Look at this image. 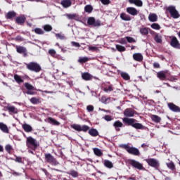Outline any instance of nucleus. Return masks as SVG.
<instances>
[{"instance_id": "obj_31", "label": "nucleus", "mask_w": 180, "mask_h": 180, "mask_svg": "<svg viewBox=\"0 0 180 180\" xmlns=\"http://www.w3.org/2000/svg\"><path fill=\"white\" fill-rule=\"evenodd\" d=\"M71 0H63L61 1V5L64 8H69V6H71Z\"/></svg>"}, {"instance_id": "obj_3", "label": "nucleus", "mask_w": 180, "mask_h": 180, "mask_svg": "<svg viewBox=\"0 0 180 180\" xmlns=\"http://www.w3.org/2000/svg\"><path fill=\"white\" fill-rule=\"evenodd\" d=\"M26 144L27 147H28V148H31V150H36L39 146V142L32 136L27 138Z\"/></svg>"}, {"instance_id": "obj_44", "label": "nucleus", "mask_w": 180, "mask_h": 180, "mask_svg": "<svg viewBox=\"0 0 180 180\" xmlns=\"http://www.w3.org/2000/svg\"><path fill=\"white\" fill-rule=\"evenodd\" d=\"M72 128L77 131H81V125L79 124H74L72 125Z\"/></svg>"}, {"instance_id": "obj_37", "label": "nucleus", "mask_w": 180, "mask_h": 180, "mask_svg": "<svg viewBox=\"0 0 180 180\" xmlns=\"http://www.w3.org/2000/svg\"><path fill=\"white\" fill-rule=\"evenodd\" d=\"M84 11L87 13H91L92 11H94V7H92V6H91V5H86L84 7Z\"/></svg>"}, {"instance_id": "obj_27", "label": "nucleus", "mask_w": 180, "mask_h": 180, "mask_svg": "<svg viewBox=\"0 0 180 180\" xmlns=\"http://www.w3.org/2000/svg\"><path fill=\"white\" fill-rule=\"evenodd\" d=\"M139 32L142 36H147L148 34V32H150V28L148 27H142L140 28Z\"/></svg>"}, {"instance_id": "obj_15", "label": "nucleus", "mask_w": 180, "mask_h": 180, "mask_svg": "<svg viewBox=\"0 0 180 180\" xmlns=\"http://www.w3.org/2000/svg\"><path fill=\"white\" fill-rule=\"evenodd\" d=\"M127 12L129 15H131V16H136V15H139V11L134 7H128V8H127Z\"/></svg>"}, {"instance_id": "obj_14", "label": "nucleus", "mask_w": 180, "mask_h": 180, "mask_svg": "<svg viewBox=\"0 0 180 180\" xmlns=\"http://www.w3.org/2000/svg\"><path fill=\"white\" fill-rule=\"evenodd\" d=\"M168 71L167 70H162L157 72V77L160 79V81H165L167 79V74Z\"/></svg>"}, {"instance_id": "obj_60", "label": "nucleus", "mask_w": 180, "mask_h": 180, "mask_svg": "<svg viewBox=\"0 0 180 180\" xmlns=\"http://www.w3.org/2000/svg\"><path fill=\"white\" fill-rule=\"evenodd\" d=\"M161 66L160 65V63H157V62H155L153 63V68H160Z\"/></svg>"}, {"instance_id": "obj_64", "label": "nucleus", "mask_w": 180, "mask_h": 180, "mask_svg": "<svg viewBox=\"0 0 180 180\" xmlns=\"http://www.w3.org/2000/svg\"><path fill=\"white\" fill-rule=\"evenodd\" d=\"M129 180H136V177H129Z\"/></svg>"}, {"instance_id": "obj_43", "label": "nucleus", "mask_w": 180, "mask_h": 180, "mask_svg": "<svg viewBox=\"0 0 180 180\" xmlns=\"http://www.w3.org/2000/svg\"><path fill=\"white\" fill-rule=\"evenodd\" d=\"M150 27L152 29H154L155 30H160V29H161V26H160L158 25V23H153L151 25H150Z\"/></svg>"}, {"instance_id": "obj_4", "label": "nucleus", "mask_w": 180, "mask_h": 180, "mask_svg": "<svg viewBox=\"0 0 180 180\" xmlns=\"http://www.w3.org/2000/svg\"><path fill=\"white\" fill-rule=\"evenodd\" d=\"M27 70L30 71H34V72H40L41 71V67L36 62H31L26 64Z\"/></svg>"}, {"instance_id": "obj_40", "label": "nucleus", "mask_w": 180, "mask_h": 180, "mask_svg": "<svg viewBox=\"0 0 180 180\" xmlns=\"http://www.w3.org/2000/svg\"><path fill=\"white\" fill-rule=\"evenodd\" d=\"M30 101L33 105H37V103H40V100L35 97H32Z\"/></svg>"}, {"instance_id": "obj_19", "label": "nucleus", "mask_w": 180, "mask_h": 180, "mask_svg": "<svg viewBox=\"0 0 180 180\" xmlns=\"http://www.w3.org/2000/svg\"><path fill=\"white\" fill-rule=\"evenodd\" d=\"M26 20V17L25 15H21L16 18L15 22L18 25H23Z\"/></svg>"}, {"instance_id": "obj_62", "label": "nucleus", "mask_w": 180, "mask_h": 180, "mask_svg": "<svg viewBox=\"0 0 180 180\" xmlns=\"http://www.w3.org/2000/svg\"><path fill=\"white\" fill-rule=\"evenodd\" d=\"M12 175H14V176H20V175H22V174H20L19 172H13L12 173Z\"/></svg>"}, {"instance_id": "obj_11", "label": "nucleus", "mask_w": 180, "mask_h": 180, "mask_svg": "<svg viewBox=\"0 0 180 180\" xmlns=\"http://www.w3.org/2000/svg\"><path fill=\"white\" fill-rule=\"evenodd\" d=\"M167 107L172 112H174V113H179L180 112V108L179 106L174 104V103H168Z\"/></svg>"}, {"instance_id": "obj_32", "label": "nucleus", "mask_w": 180, "mask_h": 180, "mask_svg": "<svg viewBox=\"0 0 180 180\" xmlns=\"http://www.w3.org/2000/svg\"><path fill=\"white\" fill-rule=\"evenodd\" d=\"M93 150L95 155H97V157H102V155H103V153H102V150H101V149L95 148Z\"/></svg>"}, {"instance_id": "obj_35", "label": "nucleus", "mask_w": 180, "mask_h": 180, "mask_svg": "<svg viewBox=\"0 0 180 180\" xmlns=\"http://www.w3.org/2000/svg\"><path fill=\"white\" fill-rule=\"evenodd\" d=\"M14 79L17 82V84H22L23 83V79L18 75H14Z\"/></svg>"}, {"instance_id": "obj_39", "label": "nucleus", "mask_w": 180, "mask_h": 180, "mask_svg": "<svg viewBox=\"0 0 180 180\" xmlns=\"http://www.w3.org/2000/svg\"><path fill=\"white\" fill-rule=\"evenodd\" d=\"M116 49L117 51H120V53H123V51H126V48L122 45L117 44Z\"/></svg>"}, {"instance_id": "obj_59", "label": "nucleus", "mask_w": 180, "mask_h": 180, "mask_svg": "<svg viewBox=\"0 0 180 180\" xmlns=\"http://www.w3.org/2000/svg\"><path fill=\"white\" fill-rule=\"evenodd\" d=\"M89 51H95V50H98V47L96 46H89Z\"/></svg>"}, {"instance_id": "obj_20", "label": "nucleus", "mask_w": 180, "mask_h": 180, "mask_svg": "<svg viewBox=\"0 0 180 180\" xmlns=\"http://www.w3.org/2000/svg\"><path fill=\"white\" fill-rule=\"evenodd\" d=\"M82 78L84 79V81H91L93 77L89 72H84L82 75Z\"/></svg>"}, {"instance_id": "obj_9", "label": "nucleus", "mask_w": 180, "mask_h": 180, "mask_svg": "<svg viewBox=\"0 0 180 180\" xmlns=\"http://www.w3.org/2000/svg\"><path fill=\"white\" fill-rule=\"evenodd\" d=\"M24 86H25L27 91V95H36V92L34 91V86L29 83H25Z\"/></svg>"}, {"instance_id": "obj_33", "label": "nucleus", "mask_w": 180, "mask_h": 180, "mask_svg": "<svg viewBox=\"0 0 180 180\" xmlns=\"http://www.w3.org/2000/svg\"><path fill=\"white\" fill-rule=\"evenodd\" d=\"M104 165L105 167H106V168H109V169L113 168V163H112V162L108 160H104Z\"/></svg>"}, {"instance_id": "obj_45", "label": "nucleus", "mask_w": 180, "mask_h": 180, "mask_svg": "<svg viewBox=\"0 0 180 180\" xmlns=\"http://www.w3.org/2000/svg\"><path fill=\"white\" fill-rule=\"evenodd\" d=\"M104 92H112L113 91V86L110 85L103 89Z\"/></svg>"}, {"instance_id": "obj_48", "label": "nucleus", "mask_w": 180, "mask_h": 180, "mask_svg": "<svg viewBox=\"0 0 180 180\" xmlns=\"http://www.w3.org/2000/svg\"><path fill=\"white\" fill-rule=\"evenodd\" d=\"M125 39L128 43H136V39H134L133 37H126Z\"/></svg>"}, {"instance_id": "obj_63", "label": "nucleus", "mask_w": 180, "mask_h": 180, "mask_svg": "<svg viewBox=\"0 0 180 180\" xmlns=\"http://www.w3.org/2000/svg\"><path fill=\"white\" fill-rule=\"evenodd\" d=\"M15 161L16 162H22V158L17 157Z\"/></svg>"}, {"instance_id": "obj_46", "label": "nucleus", "mask_w": 180, "mask_h": 180, "mask_svg": "<svg viewBox=\"0 0 180 180\" xmlns=\"http://www.w3.org/2000/svg\"><path fill=\"white\" fill-rule=\"evenodd\" d=\"M103 119L106 120V122H112V120H113V117H112V115H106L103 117Z\"/></svg>"}, {"instance_id": "obj_21", "label": "nucleus", "mask_w": 180, "mask_h": 180, "mask_svg": "<svg viewBox=\"0 0 180 180\" xmlns=\"http://www.w3.org/2000/svg\"><path fill=\"white\" fill-rule=\"evenodd\" d=\"M120 18L122 20H124L125 22H130V20H131V17H130V15H129L124 13H122L120 14Z\"/></svg>"}, {"instance_id": "obj_1", "label": "nucleus", "mask_w": 180, "mask_h": 180, "mask_svg": "<svg viewBox=\"0 0 180 180\" xmlns=\"http://www.w3.org/2000/svg\"><path fill=\"white\" fill-rule=\"evenodd\" d=\"M134 115H137V112L133 108L125 109L124 111V116H125V117L122 118L123 123L127 126H131L134 129H136L137 130H146V127L142 125L141 123L136 122V119L129 118L133 117Z\"/></svg>"}, {"instance_id": "obj_30", "label": "nucleus", "mask_w": 180, "mask_h": 180, "mask_svg": "<svg viewBox=\"0 0 180 180\" xmlns=\"http://www.w3.org/2000/svg\"><path fill=\"white\" fill-rule=\"evenodd\" d=\"M22 129L26 131V133H30L33 130L32 126L27 124H22Z\"/></svg>"}, {"instance_id": "obj_26", "label": "nucleus", "mask_w": 180, "mask_h": 180, "mask_svg": "<svg viewBox=\"0 0 180 180\" xmlns=\"http://www.w3.org/2000/svg\"><path fill=\"white\" fill-rule=\"evenodd\" d=\"M148 19L150 22H157V20H158V17L155 13H150L148 15Z\"/></svg>"}, {"instance_id": "obj_54", "label": "nucleus", "mask_w": 180, "mask_h": 180, "mask_svg": "<svg viewBox=\"0 0 180 180\" xmlns=\"http://www.w3.org/2000/svg\"><path fill=\"white\" fill-rule=\"evenodd\" d=\"M53 30V27L50 25H46V32H51Z\"/></svg>"}, {"instance_id": "obj_17", "label": "nucleus", "mask_w": 180, "mask_h": 180, "mask_svg": "<svg viewBox=\"0 0 180 180\" xmlns=\"http://www.w3.org/2000/svg\"><path fill=\"white\" fill-rule=\"evenodd\" d=\"M47 122L49 123V124H52V126H60V122L51 117H49L47 118Z\"/></svg>"}, {"instance_id": "obj_22", "label": "nucleus", "mask_w": 180, "mask_h": 180, "mask_svg": "<svg viewBox=\"0 0 180 180\" xmlns=\"http://www.w3.org/2000/svg\"><path fill=\"white\" fill-rule=\"evenodd\" d=\"M89 134L92 137H97V136H99V132L96 129L91 128L89 130Z\"/></svg>"}, {"instance_id": "obj_7", "label": "nucleus", "mask_w": 180, "mask_h": 180, "mask_svg": "<svg viewBox=\"0 0 180 180\" xmlns=\"http://www.w3.org/2000/svg\"><path fill=\"white\" fill-rule=\"evenodd\" d=\"M146 161L150 167L155 168V169H158V168H160V162L156 159L149 158L146 159Z\"/></svg>"}, {"instance_id": "obj_12", "label": "nucleus", "mask_w": 180, "mask_h": 180, "mask_svg": "<svg viewBox=\"0 0 180 180\" xmlns=\"http://www.w3.org/2000/svg\"><path fill=\"white\" fill-rule=\"evenodd\" d=\"M16 51L18 54H22L23 57H27V49L25 46H17Z\"/></svg>"}, {"instance_id": "obj_49", "label": "nucleus", "mask_w": 180, "mask_h": 180, "mask_svg": "<svg viewBox=\"0 0 180 180\" xmlns=\"http://www.w3.org/2000/svg\"><path fill=\"white\" fill-rule=\"evenodd\" d=\"M89 130V127L88 125H83L81 127V131L86 132Z\"/></svg>"}, {"instance_id": "obj_24", "label": "nucleus", "mask_w": 180, "mask_h": 180, "mask_svg": "<svg viewBox=\"0 0 180 180\" xmlns=\"http://www.w3.org/2000/svg\"><path fill=\"white\" fill-rule=\"evenodd\" d=\"M0 130L3 131V133H9V129L6 124H4V122H0Z\"/></svg>"}, {"instance_id": "obj_50", "label": "nucleus", "mask_w": 180, "mask_h": 180, "mask_svg": "<svg viewBox=\"0 0 180 180\" xmlns=\"http://www.w3.org/2000/svg\"><path fill=\"white\" fill-rule=\"evenodd\" d=\"M56 37L57 39H60V40H65V36L63 34H56Z\"/></svg>"}, {"instance_id": "obj_23", "label": "nucleus", "mask_w": 180, "mask_h": 180, "mask_svg": "<svg viewBox=\"0 0 180 180\" xmlns=\"http://www.w3.org/2000/svg\"><path fill=\"white\" fill-rule=\"evenodd\" d=\"M129 4L136 5V6H143V1L141 0H128Z\"/></svg>"}, {"instance_id": "obj_52", "label": "nucleus", "mask_w": 180, "mask_h": 180, "mask_svg": "<svg viewBox=\"0 0 180 180\" xmlns=\"http://www.w3.org/2000/svg\"><path fill=\"white\" fill-rule=\"evenodd\" d=\"M6 151L9 154L11 153V150H12V146L11 145H6L5 147Z\"/></svg>"}, {"instance_id": "obj_58", "label": "nucleus", "mask_w": 180, "mask_h": 180, "mask_svg": "<svg viewBox=\"0 0 180 180\" xmlns=\"http://www.w3.org/2000/svg\"><path fill=\"white\" fill-rule=\"evenodd\" d=\"M120 43L121 44H127V41L126 40V38H122L120 39Z\"/></svg>"}, {"instance_id": "obj_42", "label": "nucleus", "mask_w": 180, "mask_h": 180, "mask_svg": "<svg viewBox=\"0 0 180 180\" xmlns=\"http://www.w3.org/2000/svg\"><path fill=\"white\" fill-rule=\"evenodd\" d=\"M68 174L69 175L73 176V178H78V172L75 170H70Z\"/></svg>"}, {"instance_id": "obj_6", "label": "nucleus", "mask_w": 180, "mask_h": 180, "mask_svg": "<svg viewBox=\"0 0 180 180\" xmlns=\"http://www.w3.org/2000/svg\"><path fill=\"white\" fill-rule=\"evenodd\" d=\"M167 11L169 12V13H170V15L174 19H178V18H179V13H178V11H176L175 6H169L167 8Z\"/></svg>"}, {"instance_id": "obj_57", "label": "nucleus", "mask_w": 180, "mask_h": 180, "mask_svg": "<svg viewBox=\"0 0 180 180\" xmlns=\"http://www.w3.org/2000/svg\"><path fill=\"white\" fill-rule=\"evenodd\" d=\"M71 44L73 47H81V45L78 42L72 41Z\"/></svg>"}, {"instance_id": "obj_13", "label": "nucleus", "mask_w": 180, "mask_h": 180, "mask_svg": "<svg viewBox=\"0 0 180 180\" xmlns=\"http://www.w3.org/2000/svg\"><path fill=\"white\" fill-rule=\"evenodd\" d=\"M170 46L173 47L174 49H180V43L179 41H178V39L176 38V37H173L170 41Z\"/></svg>"}, {"instance_id": "obj_34", "label": "nucleus", "mask_w": 180, "mask_h": 180, "mask_svg": "<svg viewBox=\"0 0 180 180\" xmlns=\"http://www.w3.org/2000/svg\"><path fill=\"white\" fill-rule=\"evenodd\" d=\"M15 16H16V13L15 11H9L7 13L6 18H7V19H12L13 18H15Z\"/></svg>"}, {"instance_id": "obj_38", "label": "nucleus", "mask_w": 180, "mask_h": 180, "mask_svg": "<svg viewBox=\"0 0 180 180\" xmlns=\"http://www.w3.org/2000/svg\"><path fill=\"white\" fill-rule=\"evenodd\" d=\"M154 40L156 41V43H162V37L158 35V34H156L155 35Z\"/></svg>"}, {"instance_id": "obj_61", "label": "nucleus", "mask_w": 180, "mask_h": 180, "mask_svg": "<svg viewBox=\"0 0 180 180\" xmlns=\"http://www.w3.org/2000/svg\"><path fill=\"white\" fill-rule=\"evenodd\" d=\"M68 19H74L75 18V14H68Z\"/></svg>"}, {"instance_id": "obj_29", "label": "nucleus", "mask_w": 180, "mask_h": 180, "mask_svg": "<svg viewBox=\"0 0 180 180\" xmlns=\"http://www.w3.org/2000/svg\"><path fill=\"white\" fill-rule=\"evenodd\" d=\"M152 122L155 123H160L161 122V118L158 115H150Z\"/></svg>"}, {"instance_id": "obj_28", "label": "nucleus", "mask_w": 180, "mask_h": 180, "mask_svg": "<svg viewBox=\"0 0 180 180\" xmlns=\"http://www.w3.org/2000/svg\"><path fill=\"white\" fill-rule=\"evenodd\" d=\"M7 110H8L10 115H15L18 113V109H16L15 106H8Z\"/></svg>"}, {"instance_id": "obj_47", "label": "nucleus", "mask_w": 180, "mask_h": 180, "mask_svg": "<svg viewBox=\"0 0 180 180\" xmlns=\"http://www.w3.org/2000/svg\"><path fill=\"white\" fill-rule=\"evenodd\" d=\"M34 31L37 34H44V31H43V30H41V28H35L34 30Z\"/></svg>"}, {"instance_id": "obj_56", "label": "nucleus", "mask_w": 180, "mask_h": 180, "mask_svg": "<svg viewBox=\"0 0 180 180\" xmlns=\"http://www.w3.org/2000/svg\"><path fill=\"white\" fill-rule=\"evenodd\" d=\"M101 4H103V5H109V4H110V0H100Z\"/></svg>"}, {"instance_id": "obj_25", "label": "nucleus", "mask_w": 180, "mask_h": 180, "mask_svg": "<svg viewBox=\"0 0 180 180\" xmlns=\"http://www.w3.org/2000/svg\"><path fill=\"white\" fill-rule=\"evenodd\" d=\"M166 165L169 169H171V171H173V172H175L176 171V168L175 167V164L174 162L171 161L168 163H166Z\"/></svg>"}, {"instance_id": "obj_53", "label": "nucleus", "mask_w": 180, "mask_h": 180, "mask_svg": "<svg viewBox=\"0 0 180 180\" xmlns=\"http://www.w3.org/2000/svg\"><path fill=\"white\" fill-rule=\"evenodd\" d=\"M16 41H25V39L22 36L18 35L15 37Z\"/></svg>"}, {"instance_id": "obj_41", "label": "nucleus", "mask_w": 180, "mask_h": 180, "mask_svg": "<svg viewBox=\"0 0 180 180\" xmlns=\"http://www.w3.org/2000/svg\"><path fill=\"white\" fill-rule=\"evenodd\" d=\"M87 61H89V58L88 57L79 58L78 60V62L81 64H84V63H86Z\"/></svg>"}, {"instance_id": "obj_36", "label": "nucleus", "mask_w": 180, "mask_h": 180, "mask_svg": "<svg viewBox=\"0 0 180 180\" xmlns=\"http://www.w3.org/2000/svg\"><path fill=\"white\" fill-rule=\"evenodd\" d=\"M121 77L124 79V81H129L130 79V75L127 72H121Z\"/></svg>"}, {"instance_id": "obj_51", "label": "nucleus", "mask_w": 180, "mask_h": 180, "mask_svg": "<svg viewBox=\"0 0 180 180\" xmlns=\"http://www.w3.org/2000/svg\"><path fill=\"white\" fill-rule=\"evenodd\" d=\"M49 54H50V56H51V57H54L56 56V54H57V52L54 49H50L49 51Z\"/></svg>"}, {"instance_id": "obj_16", "label": "nucleus", "mask_w": 180, "mask_h": 180, "mask_svg": "<svg viewBox=\"0 0 180 180\" xmlns=\"http://www.w3.org/2000/svg\"><path fill=\"white\" fill-rule=\"evenodd\" d=\"M112 126L115 127L116 131H120V127H124L123 122H120V120L115 121Z\"/></svg>"}, {"instance_id": "obj_8", "label": "nucleus", "mask_w": 180, "mask_h": 180, "mask_svg": "<svg viewBox=\"0 0 180 180\" xmlns=\"http://www.w3.org/2000/svg\"><path fill=\"white\" fill-rule=\"evenodd\" d=\"M87 24L89 26H94V27H99L101 26V20H95L94 17H89L87 20Z\"/></svg>"}, {"instance_id": "obj_5", "label": "nucleus", "mask_w": 180, "mask_h": 180, "mask_svg": "<svg viewBox=\"0 0 180 180\" xmlns=\"http://www.w3.org/2000/svg\"><path fill=\"white\" fill-rule=\"evenodd\" d=\"M127 163L131 167H133V168H135L136 169H139V171H141V169L144 168V167H143V164L133 159L128 160Z\"/></svg>"}, {"instance_id": "obj_55", "label": "nucleus", "mask_w": 180, "mask_h": 180, "mask_svg": "<svg viewBox=\"0 0 180 180\" xmlns=\"http://www.w3.org/2000/svg\"><path fill=\"white\" fill-rule=\"evenodd\" d=\"M94 105H89L86 106V110L89 112H92L94 110Z\"/></svg>"}, {"instance_id": "obj_2", "label": "nucleus", "mask_w": 180, "mask_h": 180, "mask_svg": "<svg viewBox=\"0 0 180 180\" xmlns=\"http://www.w3.org/2000/svg\"><path fill=\"white\" fill-rule=\"evenodd\" d=\"M122 148H124V150H126L129 154H131V155H135L136 157H139L140 155V150L137 148L131 147L129 146V144H122L121 145Z\"/></svg>"}, {"instance_id": "obj_18", "label": "nucleus", "mask_w": 180, "mask_h": 180, "mask_svg": "<svg viewBox=\"0 0 180 180\" xmlns=\"http://www.w3.org/2000/svg\"><path fill=\"white\" fill-rule=\"evenodd\" d=\"M133 58L135 60V61L141 63V61H143V55L139 53H134Z\"/></svg>"}, {"instance_id": "obj_10", "label": "nucleus", "mask_w": 180, "mask_h": 180, "mask_svg": "<svg viewBox=\"0 0 180 180\" xmlns=\"http://www.w3.org/2000/svg\"><path fill=\"white\" fill-rule=\"evenodd\" d=\"M46 161L47 162H49V164H51L52 165H58V162H57V160L53 155L51 154H46Z\"/></svg>"}]
</instances>
